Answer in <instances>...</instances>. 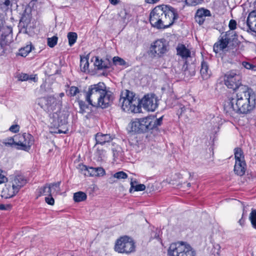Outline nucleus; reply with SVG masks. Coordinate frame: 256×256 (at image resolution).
<instances>
[{
	"label": "nucleus",
	"instance_id": "393cba45",
	"mask_svg": "<svg viewBox=\"0 0 256 256\" xmlns=\"http://www.w3.org/2000/svg\"><path fill=\"white\" fill-rule=\"evenodd\" d=\"M128 178L127 174L123 171L118 172L115 174H114L112 177L110 178V182H114L115 181L114 180V178H116L118 180L121 179H126Z\"/></svg>",
	"mask_w": 256,
	"mask_h": 256
},
{
	"label": "nucleus",
	"instance_id": "bb28decb",
	"mask_svg": "<svg viewBox=\"0 0 256 256\" xmlns=\"http://www.w3.org/2000/svg\"><path fill=\"white\" fill-rule=\"evenodd\" d=\"M234 158L236 162H245L243 152L240 148L234 149Z\"/></svg>",
	"mask_w": 256,
	"mask_h": 256
},
{
	"label": "nucleus",
	"instance_id": "8fccbe9b",
	"mask_svg": "<svg viewBox=\"0 0 256 256\" xmlns=\"http://www.w3.org/2000/svg\"><path fill=\"white\" fill-rule=\"evenodd\" d=\"M104 151L102 150L98 149L96 152V154L98 156V158H102L104 156Z\"/></svg>",
	"mask_w": 256,
	"mask_h": 256
},
{
	"label": "nucleus",
	"instance_id": "5701e85b",
	"mask_svg": "<svg viewBox=\"0 0 256 256\" xmlns=\"http://www.w3.org/2000/svg\"><path fill=\"white\" fill-rule=\"evenodd\" d=\"M130 192L132 193L134 190V192L142 191L146 188V186L144 184H137V182L134 180H132L131 179L130 181Z\"/></svg>",
	"mask_w": 256,
	"mask_h": 256
},
{
	"label": "nucleus",
	"instance_id": "bf43d9fd",
	"mask_svg": "<svg viewBox=\"0 0 256 256\" xmlns=\"http://www.w3.org/2000/svg\"><path fill=\"white\" fill-rule=\"evenodd\" d=\"M60 97H62V96H64V93H63V92L60 93Z\"/></svg>",
	"mask_w": 256,
	"mask_h": 256
},
{
	"label": "nucleus",
	"instance_id": "7ed1b4c3",
	"mask_svg": "<svg viewBox=\"0 0 256 256\" xmlns=\"http://www.w3.org/2000/svg\"><path fill=\"white\" fill-rule=\"evenodd\" d=\"M178 18L176 10L166 5L154 8L150 15V22L152 26L158 29L166 28L171 26Z\"/></svg>",
	"mask_w": 256,
	"mask_h": 256
},
{
	"label": "nucleus",
	"instance_id": "5fc2aeb1",
	"mask_svg": "<svg viewBox=\"0 0 256 256\" xmlns=\"http://www.w3.org/2000/svg\"><path fill=\"white\" fill-rule=\"evenodd\" d=\"M111 4L116 5L119 2V0H109Z\"/></svg>",
	"mask_w": 256,
	"mask_h": 256
},
{
	"label": "nucleus",
	"instance_id": "6e6552de",
	"mask_svg": "<svg viewBox=\"0 0 256 256\" xmlns=\"http://www.w3.org/2000/svg\"><path fill=\"white\" fill-rule=\"evenodd\" d=\"M234 40H237V34L236 32L233 31L227 32L219 40L214 44L213 48L216 53H218L220 51L226 49L228 44Z\"/></svg>",
	"mask_w": 256,
	"mask_h": 256
},
{
	"label": "nucleus",
	"instance_id": "c9c22d12",
	"mask_svg": "<svg viewBox=\"0 0 256 256\" xmlns=\"http://www.w3.org/2000/svg\"><path fill=\"white\" fill-rule=\"evenodd\" d=\"M78 102L80 108V112L82 114L86 112V110L88 108V105L86 104L85 102L80 99L78 100Z\"/></svg>",
	"mask_w": 256,
	"mask_h": 256
},
{
	"label": "nucleus",
	"instance_id": "a878e982",
	"mask_svg": "<svg viewBox=\"0 0 256 256\" xmlns=\"http://www.w3.org/2000/svg\"><path fill=\"white\" fill-rule=\"evenodd\" d=\"M87 198L86 194L82 192H78L74 194V200L76 202H80L85 200Z\"/></svg>",
	"mask_w": 256,
	"mask_h": 256
},
{
	"label": "nucleus",
	"instance_id": "f704fd0d",
	"mask_svg": "<svg viewBox=\"0 0 256 256\" xmlns=\"http://www.w3.org/2000/svg\"><path fill=\"white\" fill-rule=\"evenodd\" d=\"M39 192L40 195L43 196H52L50 192L48 184H45L44 186L39 189Z\"/></svg>",
	"mask_w": 256,
	"mask_h": 256
},
{
	"label": "nucleus",
	"instance_id": "ea45409f",
	"mask_svg": "<svg viewBox=\"0 0 256 256\" xmlns=\"http://www.w3.org/2000/svg\"><path fill=\"white\" fill-rule=\"evenodd\" d=\"M113 62L116 65L124 66L126 62L122 58L118 56H114L113 58Z\"/></svg>",
	"mask_w": 256,
	"mask_h": 256
},
{
	"label": "nucleus",
	"instance_id": "ddd939ff",
	"mask_svg": "<svg viewBox=\"0 0 256 256\" xmlns=\"http://www.w3.org/2000/svg\"><path fill=\"white\" fill-rule=\"evenodd\" d=\"M167 51V46L164 39L156 40L152 46L151 52L154 54V56L161 57Z\"/></svg>",
	"mask_w": 256,
	"mask_h": 256
},
{
	"label": "nucleus",
	"instance_id": "dca6fc26",
	"mask_svg": "<svg viewBox=\"0 0 256 256\" xmlns=\"http://www.w3.org/2000/svg\"><path fill=\"white\" fill-rule=\"evenodd\" d=\"M177 54L180 56L182 59L186 60L191 56V52L185 45L179 44L176 47Z\"/></svg>",
	"mask_w": 256,
	"mask_h": 256
},
{
	"label": "nucleus",
	"instance_id": "13d9d810",
	"mask_svg": "<svg viewBox=\"0 0 256 256\" xmlns=\"http://www.w3.org/2000/svg\"><path fill=\"white\" fill-rule=\"evenodd\" d=\"M184 110H185V108H184V106H183V107L181 108V110H182V112H184Z\"/></svg>",
	"mask_w": 256,
	"mask_h": 256
},
{
	"label": "nucleus",
	"instance_id": "864d4df0",
	"mask_svg": "<svg viewBox=\"0 0 256 256\" xmlns=\"http://www.w3.org/2000/svg\"><path fill=\"white\" fill-rule=\"evenodd\" d=\"M160 0H145L146 2L148 4H154L156 3Z\"/></svg>",
	"mask_w": 256,
	"mask_h": 256
},
{
	"label": "nucleus",
	"instance_id": "b1692460",
	"mask_svg": "<svg viewBox=\"0 0 256 256\" xmlns=\"http://www.w3.org/2000/svg\"><path fill=\"white\" fill-rule=\"evenodd\" d=\"M60 182L48 184L49 188H50V192L52 196L53 194H57L60 192Z\"/></svg>",
	"mask_w": 256,
	"mask_h": 256
},
{
	"label": "nucleus",
	"instance_id": "412c9836",
	"mask_svg": "<svg viewBox=\"0 0 256 256\" xmlns=\"http://www.w3.org/2000/svg\"><path fill=\"white\" fill-rule=\"evenodd\" d=\"M246 164L245 162H235L234 172L238 176H242L246 172Z\"/></svg>",
	"mask_w": 256,
	"mask_h": 256
},
{
	"label": "nucleus",
	"instance_id": "052dcab7",
	"mask_svg": "<svg viewBox=\"0 0 256 256\" xmlns=\"http://www.w3.org/2000/svg\"><path fill=\"white\" fill-rule=\"evenodd\" d=\"M187 186H188V187H190V183H188V184H187Z\"/></svg>",
	"mask_w": 256,
	"mask_h": 256
},
{
	"label": "nucleus",
	"instance_id": "a211bd4d",
	"mask_svg": "<svg viewBox=\"0 0 256 256\" xmlns=\"http://www.w3.org/2000/svg\"><path fill=\"white\" fill-rule=\"evenodd\" d=\"M130 131L135 132L141 133L144 132V127L142 124L141 118H136L131 122L130 124Z\"/></svg>",
	"mask_w": 256,
	"mask_h": 256
},
{
	"label": "nucleus",
	"instance_id": "1a4fd4ad",
	"mask_svg": "<svg viewBox=\"0 0 256 256\" xmlns=\"http://www.w3.org/2000/svg\"><path fill=\"white\" fill-rule=\"evenodd\" d=\"M15 138H18L16 148L18 150L28 152L34 143V137L30 134L16 135Z\"/></svg>",
	"mask_w": 256,
	"mask_h": 256
},
{
	"label": "nucleus",
	"instance_id": "4d7b16f0",
	"mask_svg": "<svg viewBox=\"0 0 256 256\" xmlns=\"http://www.w3.org/2000/svg\"><path fill=\"white\" fill-rule=\"evenodd\" d=\"M238 222L241 226H242L244 223V220H242V218H241L240 220H239Z\"/></svg>",
	"mask_w": 256,
	"mask_h": 256
},
{
	"label": "nucleus",
	"instance_id": "7c9ffc66",
	"mask_svg": "<svg viewBox=\"0 0 256 256\" xmlns=\"http://www.w3.org/2000/svg\"><path fill=\"white\" fill-rule=\"evenodd\" d=\"M32 47V46L31 45H27L26 46L21 48L19 50V55L26 57L31 52Z\"/></svg>",
	"mask_w": 256,
	"mask_h": 256
},
{
	"label": "nucleus",
	"instance_id": "6ab92c4d",
	"mask_svg": "<svg viewBox=\"0 0 256 256\" xmlns=\"http://www.w3.org/2000/svg\"><path fill=\"white\" fill-rule=\"evenodd\" d=\"M95 139L96 144L103 145L106 142H110L112 140V138L110 134L98 133L96 135Z\"/></svg>",
	"mask_w": 256,
	"mask_h": 256
},
{
	"label": "nucleus",
	"instance_id": "79ce46f5",
	"mask_svg": "<svg viewBox=\"0 0 256 256\" xmlns=\"http://www.w3.org/2000/svg\"><path fill=\"white\" fill-rule=\"evenodd\" d=\"M242 65L248 70H251L254 71L256 70V66L247 62H243Z\"/></svg>",
	"mask_w": 256,
	"mask_h": 256
},
{
	"label": "nucleus",
	"instance_id": "aec40b11",
	"mask_svg": "<svg viewBox=\"0 0 256 256\" xmlns=\"http://www.w3.org/2000/svg\"><path fill=\"white\" fill-rule=\"evenodd\" d=\"M18 190L12 186L10 184L6 185V187L4 188L2 193V196H4L6 198H10L14 196L18 192Z\"/></svg>",
	"mask_w": 256,
	"mask_h": 256
},
{
	"label": "nucleus",
	"instance_id": "c756f323",
	"mask_svg": "<svg viewBox=\"0 0 256 256\" xmlns=\"http://www.w3.org/2000/svg\"><path fill=\"white\" fill-rule=\"evenodd\" d=\"M196 14L205 20L206 17L210 16H211V13L209 10L204 8H201L197 10Z\"/></svg>",
	"mask_w": 256,
	"mask_h": 256
},
{
	"label": "nucleus",
	"instance_id": "4c0bfd02",
	"mask_svg": "<svg viewBox=\"0 0 256 256\" xmlns=\"http://www.w3.org/2000/svg\"><path fill=\"white\" fill-rule=\"evenodd\" d=\"M250 220L252 226L256 229V210H252L250 214Z\"/></svg>",
	"mask_w": 256,
	"mask_h": 256
},
{
	"label": "nucleus",
	"instance_id": "e433bc0d",
	"mask_svg": "<svg viewBox=\"0 0 256 256\" xmlns=\"http://www.w3.org/2000/svg\"><path fill=\"white\" fill-rule=\"evenodd\" d=\"M78 168L80 172L85 176H88L89 174V167H87L84 164H79Z\"/></svg>",
	"mask_w": 256,
	"mask_h": 256
},
{
	"label": "nucleus",
	"instance_id": "680f3d73",
	"mask_svg": "<svg viewBox=\"0 0 256 256\" xmlns=\"http://www.w3.org/2000/svg\"><path fill=\"white\" fill-rule=\"evenodd\" d=\"M217 246H218V250H219V249H220V246H219V245H217Z\"/></svg>",
	"mask_w": 256,
	"mask_h": 256
},
{
	"label": "nucleus",
	"instance_id": "3c124183",
	"mask_svg": "<svg viewBox=\"0 0 256 256\" xmlns=\"http://www.w3.org/2000/svg\"><path fill=\"white\" fill-rule=\"evenodd\" d=\"M7 181V178L6 177V176L0 173V184L4 183V182Z\"/></svg>",
	"mask_w": 256,
	"mask_h": 256
},
{
	"label": "nucleus",
	"instance_id": "58836bf2",
	"mask_svg": "<svg viewBox=\"0 0 256 256\" xmlns=\"http://www.w3.org/2000/svg\"><path fill=\"white\" fill-rule=\"evenodd\" d=\"M58 38L56 36H53L48 38V45L50 47H54L57 44Z\"/></svg>",
	"mask_w": 256,
	"mask_h": 256
},
{
	"label": "nucleus",
	"instance_id": "603ef678",
	"mask_svg": "<svg viewBox=\"0 0 256 256\" xmlns=\"http://www.w3.org/2000/svg\"><path fill=\"white\" fill-rule=\"evenodd\" d=\"M4 4L6 8H8L10 6H12V0H6L4 2Z\"/></svg>",
	"mask_w": 256,
	"mask_h": 256
},
{
	"label": "nucleus",
	"instance_id": "9b49d317",
	"mask_svg": "<svg viewBox=\"0 0 256 256\" xmlns=\"http://www.w3.org/2000/svg\"><path fill=\"white\" fill-rule=\"evenodd\" d=\"M162 119L163 116L158 118L152 116L142 118V122L144 127V132L153 130L160 126L162 124Z\"/></svg>",
	"mask_w": 256,
	"mask_h": 256
},
{
	"label": "nucleus",
	"instance_id": "473e14b6",
	"mask_svg": "<svg viewBox=\"0 0 256 256\" xmlns=\"http://www.w3.org/2000/svg\"><path fill=\"white\" fill-rule=\"evenodd\" d=\"M77 34L74 32H70L68 34V44L70 46H72L76 42L77 39Z\"/></svg>",
	"mask_w": 256,
	"mask_h": 256
},
{
	"label": "nucleus",
	"instance_id": "c85d7f7f",
	"mask_svg": "<svg viewBox=\"0 0 256 256\" xmlns=\"http://www.w3.org/2000/svg\"><path fill=\"white\" fill-rule=\"evenodd\" d=\"M16 142H18L17 138L10 137L3 140L2 143L7 146H16Z\"/></svg>",
	"mask_w": 256,
	"mask_h": 256
},
{
	"label": "nucleus",
	"instance_id": "39448f33",
	"mask_svg": "<svg viewBox=\"0 0 256 256\" xmlns=\"http://www.w3.org/2000/svg\"><path fill=\"white\" fill-rule=\"evenodd\" d=\"M168 254L170 256H196V252L192 246L183 242L172 244Z\"/></svg>",
	"mask_w": 256,
	"mask_h": 256
},
{
	"label": "nucleus",
	"instance_id": "f03ea898",
	"mask_svg": "<svg viewBox=\"0 0 256 256\" xmlns=\"http://www.w3.org/2000/svg\"><path fill=\"white\" fill-rule=\"evenodd\" d=\"M84 94L86 100L89 105L94 107L106 108L111 104L114 100L112 92L106 90V86L104 82H100L90 85Z\"/></svg>",
	"mask_w": 256,
	"mask_h": 256
},
{
	"label": "nucleus",
	"instance_id": "423d86ee",
	"mask_svg": "<svg viewBox=\"0 0 256 256\" xmlns=\"http://www.w3.org/2000/svg\"><path fill=\"white\" fill-rule=\"evenodd\" d=\"M242 80V74L238 70H236L227 72L224 76V84L228 88H232L236 91L244 86L241 84Z\"/></svg>",
	"mask_w": 256,
	"mask_h": 256
},
{
	"label": "nucleus",
	"instance_id": "20e7f679",
	"mask_svg": "<svg viewBox=\"0 0 256 256\" xmlns=\"http://www.w3.org/2000/svg\"><path fill=\"white\" fill-rule=\"evenodd\" d=\"M122 108L126 112L138 113L140 112V100L133 92L126 90V96L120 98Z\"/></svg>",
	"mask_w": 256,
	"mask_h": 256
},
{
	"label": "nucleus",
	"instance_id": "f8f14e48",
	"mask_svg": "<svg viewBox=\"0 0 256 256\" xmlns=\"http://www.w3.org/2000/svg\"><path fill=\"white\" fill-rule=\"evenodd\" d=\"M141 104L145 110L153 112L158 107V100L154 95L148 94L140 100V106Z\"/></svg>",
	"mask_w": 256,
	"mask_h": 256
},
{
	"label": "nucleus",
	"instance_id": "f3484780",
	"mask_svg": "<svg viewBox=\"0 0 256 256\" xmlns=\"http://www.w3.org/2000/svg\"><path fill=\"white\" fill-rule=\"evenodd\" d=\"M247 26L249 29L256 32V10L251 12L247 18Z\"/></svg>",
	"mask_w": 256,
	"mask_h": 256
},
{
	"label": "nucleus",
	"instance_id": "4be33fe9",
	"mask_svg": "<svg viewBox=\"0 0 256 256\" xmlns=\"http://www.w3.org/2000/svg\"><path fill=\"white\" fill-rule=\"evenodd\" d=\"M89 174L88 176H101L106 174V172L101 167H89Z\"/></svg>",
	"mask_w": 256,
	"mask_h": 256
},
{
	"label": "nucleus",
	"instance_id": "de8ad7c7",
	"mask_svg": "<svg viewBox=\"0 0 256 256\" xmlns=\"http://www.w3.org/2000/svg\"><path fill=\"white\" fill-rule=\"evenodd\" d=\"M11 208L12 206L10 204H0V210H9Z\"/></svg>",
	"mask_w": 256,
	"mask_h": 256
},
{
	"label": "nucleus",
	"instance_id": "49530a36",
	"mask_svg": "<svg viewBox=\"0 0 256 256\" xmlns=\"http://www.w3.org/2000/svg\"><path fill=\"white\" fill-rule=\"evenodd\" d=\"M9 130L12 132L16 133L20 130V126L18 124H14L10 126Z\"/></svg>",
	"mask_w": 256,
	"mask_h": 256
},
{
	"label": "nucleus",
	"instance_id": "c03bdc74",
	"mask_svg": "<svg viewBox=\"0 0 256 256\" xmlns=\"http://www.w3.org/2000/svg\"><path fill=\"white\" fill-rule=\"evenodd\" d=\"M46 202L50 205H54V200L52 197V196H48L45 198Z\"/></svg>",
	"mask_w": 256,
	"mask_h": 256
},
{
	"label": "nucleus",
	"instance_id": "09e8293b",
	"mask_svg": "<svg viewBox=\"0 0 256 256\" xmlns=\"http://www.w3.org/2000/svg\"><path fill=\"white\" fill-rule=\"evenodd\" d=\"M194 18L196 22H198L200 25L202 24L205 20L202 18H201L196 14H195Z\"/></svg>",
	"mask_w": 256,
	"mask_h": 256
},
{
	"label": "nucleus",
	"instance_id": "2eb2a0df",
	"mask_svg": "<svg viewBox=\"0 0 256 256\" xmlns=\"http://www.w3.org/2000/svg\"><path fill=\"white\" fill-rule=\"evenodd\" d=\"M200 74L202 79L204 80L208 79L212 75L209 65L208 62L204 60H202L201 62Z\"/></svg>",
	"mask_w": 256,
	"mask_h": 256
},
{
	"label": "nucleus",
	"instance_id": "a18cd8bd",
	"mask_svg": "<svg viewBox=\"0 0 256 256\" xmlns=\"http://www.w3.org/2000/svg\"><path fill=\"white\" fill-rule=\"evenodd\" d=\"M229 28L230 30H234L236 28V22L234 20H231L228 24Z\"/></svg>",
	"mask_w": 256,
	"mask_h": 256
},
{
	"label": "nucleus",
	"instance_id": "cd10ccee",
	"mask_svg": "<svg viewBox=\"0 0 256 256\" xmlns=\"http://www.w3.org/2000/svg\"><path fill=\"white\" fill-rule=\"evenodd\" d=\"M88 58L87 57H81L80 61L81 70L83 72H86L88 69Z\"/></svg>",
	"mask_w": 256,
	"mask_h": 256
},
{
	"label": "nucleus",
	"instance_id": "9d476101",
	"mask_svg": "<svg viewBox=\"0 0 256 256\" xmlns=\"http://www.w3.org/2000/svg\"><path fill=\"white\" fill-rule=\"evenodd\" d=\"M36 102L48 112L53 111L57 104L56 98L53 96L40 98L36 100Z\"/></svg>",
	"mask_w": 256,
	"mask_h": 256
},
{
	"label": "nucleus",
	"instance_id": "a19ab883",
	"mask_svg": "<svg viewBox=\"0 0 256 256\" xmlns=\"http://www.w3.org/2000/svg\"><path fill=\"white\" fill-rule=\"evenodd\" d=\"M80 90L76 86H70L69 90V94L72 96H76L80 92Z\"/></svg>",
	"mask_w": 256,
	"mask_h": 256
},
{
	"label": "nucleus",
	"instance_id": "4468645a",
	"mask_svg": "<svg viewBox=\"0 0 256 256\" xmlns=\"http://www.w3.org/2000/svg\"><path fill=\"white\" fill-rule=\"evenodd\" d=\"M10 180V183L18 192L26 183V180L22 175L12 176Z\"/></svg>",
	"mask_w": 256,
	"mask_h": 256
},
{
	"label": "nucleus",
	"instance_id": "f257e3e1",
	"mask_svg": "<svg viewBox=\"0 0 256 256\" xmlns=\"http://www.w3.org/2000/svg\"><path fill=\"white\" fill-rule=\"evenodd\" d=\"M255 96L250 88L243 86L236 91V96L225 102L224 110L230 115L234 113L247 114L255 108Z\"/></svg>",
	"mask_w": 256,
	"mask_h": 256
},
{
	"label": "nucleus",
	"instance_id": "0eeeda50",
	"mask_svg": "<svg viewBox=\"0 0 256 256\" xmlns=\"http://www.w3.org/2000/svg\"><path fill=\"white\" fill-rule=\"evenodd\" d=\"M135 244L127 236L120 237L115 244L114 250L118 253L130 254L135 250Z\"/></svg>",
	"mask_w": 256,
	"mask_h": 256
},
{
	"label": "nucleus",
	"instance_id": "2f4dec72",
	"mask_svg": "<svg viewBox=\"0 0 256 256\" xmlns=\"http://www.w3.org/2000/svg\"><path fill=\"white\" fill-rule=\"evenodd\" d=\"M94 64L98 70H103L108 68V67L104 63V61L101 59L99 60L98 57L96 58V60Z\"/></svg>",
	"mask_w": 256,
	"mask_h": 256
},
{
	"label": "nucleus",
	"instance_id": "37998d69",
	"mask_svg": "<svg viewBox=\"0 0 256 256\" xmlns=\"http://www.w3.org/2000/svg\"><path fill=\"white\" fill-rule=\"evenodd\" d=\"M30 76L26 74H21L19 75L18 79L19 80L26 81L29 80Z\"/></svg>",
	"mask_w": 256,
	"mask_h": 256
},
{
	"label": "nucleus",
	"instance_id": "72a5a7b5",
	"mask_svg": "<svg viewBox=\"0 0 256 256\" xmlns=\"http://www.w3.org/2000/svg\"><path fill=\"white\" fill-rule=\"evenodd\" d=\"M112 151L114 160L118 159L122 156V150L120 146H116L112 148Z\"/></svg>",
	"mask_w": 256,
	"mask_h": 256
},
{
	"label": "nucleus",
	"instance_id": "6e6d98bb",
	"mask_svg": "<svg viewBox=\"0 0 256 256\" xmlns=\"http://www.w3.org/2000/svg\"><path fill=\"white\" fill-rule=\"evenodd\" d=\"M29 80H31L34 82L36 81V78L32 75L30 76Z\"/></svg>",
	"mask_w": 256,
	"mask_h": 256
}]
</instances>
